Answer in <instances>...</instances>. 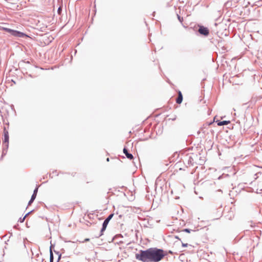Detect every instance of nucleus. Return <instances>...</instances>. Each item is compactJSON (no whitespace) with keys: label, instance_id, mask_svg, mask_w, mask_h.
<instances>
[{"label":"nucleus","instance_id":"1","mask_svg":"<svg viewBox=\"0 0 262 262\" xmlns=\"http://www.w3.org/2000/svg\"><path fill=\"white\" fill-rule=\"evenodd\" d=\"M164 256L162 250L156 248H149L146 250H140L139 253L135 255L136 258L143 262H158Z\"/></svg>","mask_w":262,"mask_h":262},{"label":"nucleus","instance_id":"2","mask_svg":"<svg viewBox=\"0 0 262 262\" xmlns=\"http://www.w3.org/2000/svg\"><path fill=\"white\" fill-rule=\"evenodd\" d=\"M1 30H4L9 33H10L11 35L14 36H17V37H23L25 36V34L23 33L18 32L17 31L13 30L9 28H4V27H1Z\"/></svg>","mask_w":262,"mask_h":262},{"label":"nucleus","instance_id":"3","mask_svg":"<svg viewBox=\"0 0 262 262\" xmlns=\"http://www.w3.org/2000/svg\"><path fill=\"white\" fill-rule=\"evenodd\" d=\"M199 32L201 34L207 36L209 34V30L207 28L202 26L199 28Z\"/></svg>","mask_w":262,"mask_h":262},{"label":"nucleus","instance_id":"4","mask_svg":"<svg viewBox=\"0 0 262 262\" xmlns=\"http://www.w3.org/2000/svg\"><path fill=\"white\" fill-rule=\"evenodd\" d=\"M182 100H183L182 94L181 91H178V98H177V99L176 100V102L178 104H180V103H182Z\"/></svg>","mask_w":262,"mask_h":262},{"label":"nucleus","instance_id":"5","mask_svg":"<svg viewBox=\"0 0 262 262\" xmlns=\"http://www.w3.org/2000/svg\"><path fill=\"white\" fill-rule=\"evenodd\" d=\"M108 221H107V220H105L104 221L103 225H102V228L101 230V234L100 235H102L103 234V232L105 230L106 227L108 224Z\"/></svg>","mask_w":262,"mask_h":262},{"label":"nucleus","instance_id":"6","mask_svg":"<svg viewBox=\"0 0 262 262\" xmlns=\"http://www.w3.org/2000/svg\"><path fill=\"white\" fill-rule=\"evenodd\" d=\"M215 122L217 123L218 126L228 125L230 123V121H220L219 120H216Z\"/></svg>","mask_w":262,"mask_h":262},{"label":"nucleus","instance_id":"7","mask_svg":"<svg viewBox=\"0 0 262 262\" xmlns=\"http://www.w3.org/2000/svg\"><path fill=\"white\" fill-rule=\"evenodd\" d=\"M123 152L125 154L128 159L130 160L133 159V156L131 154H129L127 151V150L125 148H124L123 149Z\"/></svg>","mask_w":262,"mask_h":262},{"label":"nucleus","instance_id":"8","mask_svg":"<svg viewBox=\"0 0 262 262\" xmlns=\"http://www.w3.org/2000/svg\"><path fill=\"white\" fill-rule=\"evenodd\" d=\"M8 141H9L8 133V132H6L4 134V142L8 143Z\"/></svg>","mask_w":262,"mask_h":262},{"label":"nucleus","instance_id":"9","mask_svg":"<svg viewBox=\"0 0 262 262\" xmlns=\"http://www.w3.org/2000/svg\"><path fill=\"white\" fill-rule=\"evenodd\" d=\"M113 214H111L105 220H107V221L110 222V221L113 217Z\"/></svg>","mask_w":262,"mask_h":262},{"label":"nucleus","instance_id":"10","mask_svg":"<svg viewBox=\"0 0 262 262\" xmlns=\"http://www.w3.org/2000/svg\"><path fill=\"white\" fill-rule=\"evenodd\" d=\"M53 255L52 252H51L50 253V262H53Z\"/></svg>","mask_w":262,"mask_h":262},{"label":"nucleus","instance_id":"11","mask_svg":"<svg viewBox=\"0 0 262 262\" xmlns=\"http://www.w3.org/2000/svg\"><path fill=\"white\" fill-rule=\"evenodd\" d=\"M178 19L179 20V21L182 23L183 20V17H181L180 16H179V15H178Z\"/></svg>","mask_w":262,"mask_h":262},{"label":"nucleus","instance_id":"12","mask_svg":"<svg viewBox=\"0 0 262 262\" xmlns=\"http://www.w3.org/2000/svg\"><path fill=\"white\" fill-rule=\"evenodd\" d=\"M36 194H33L32 196H31L32 200H34L36 198Z\"/></svg>","mask_w":262,"mask_h":262},{"label":"nucleus","instance_id":"13","mask_svg":"<svg viewBox=\"0 0 262 262\" xmlns=\"http://www.w3.org/2000/svg\"><path fill=\"white\" fill-rule=\"evenodd\" d=\"M37 191H38V188H36L34 191V192H33V194H36V195L37 194Z\"/></svg>","mask_w":262,"mask_h":262},{"label":"nucleus","instance_id":"14","mask_svg":"<svg viewBox=\"0 0 262 262\" xmlns=\"http://www.w3.org/2000/svg\"><path fill=\"white\" fill-rule=\"evenodd\" d=\"M27 215H28V214H26L23 219H21V220L20 221L21 222H23L24 221V220H25V218H26V217L27 216Z\"/></svg>","mask_w":262,"mask_h":262},{"label":"nucleus","instance_id":"15","mask_svg":"<svg viewBox=\"0 0 262 262\" xmlns=\"http://www.w3.org/2000/svg\"><path fill=\"white\" fill-rule=\"evenodd\" d=\"M34 200H32V199H31V200H30V201L29 202V203H28V205H30L31 204V203L33 202Z\"/></svg>","mask_w":262,"mask_h":262},{"label":"nucleus","instance_id":"16","mask_svg":"<svg viewBox=\"0 0 262 262\" xmlns=\"http://www.w3.org/2000/svg\"><path fill=\"white\" fill-rule=\"evenodd\" d=\"M61 7H59V8H58V13H59V14H60V11H61Z\"/></svg>","mask_w":262,"mask_h":262},{"label":"nucleus","instance_id":"17","mask_svg":"<svg viewBox=\"0 0 262 262\" xmlns=\"http://www.w3.org/2000/svg\"><path fill=\"white\" fill-rule=\"evenodd\" d=\"M188 246V244H182V246L184 247H186Z\"/></svg>","mask_w":262,"mask_h":262},{"label":"nucleus","instance_id":"18","mask_svg":"<svg viewBox=\"0 0 262 262\" xmlns=\"http://www.w3.org/2000/svg\"><path fill=\"white\" fill-rule=\"evenodd\" d=\"M184 231H186V232H188V233H189V232H190L189 230V229H184Z\"/></svg>","mask_w":262,"mask_h":262},{"label":"nucleus","instance_id":"19","mask_svg":"<svg viewBox=\"0 0 262 262\" xmlns=\"http://www.w3.org/2000/svg\"><path fill=\"white\" fill-rule=\"evenodd\" d=\"M90 241L89 238H86L84 239V241Z\"/></svg>","mask_w":262,"mask_h":262},{"label":"nucleus","instance_id":"20","mask_svg":"<svg viewBox=\"0 0 262 262\" xmlns=\"http://www.w3.org/2000/svg\"><path fill=\"white\" fill-rule=\"evenodd\" d=\"M176 238H177V239H180V238H179L178 237V236H176Z\"/></svg>","mask_w":262,"mask_h":262},{"label":"nucleus","instance_id":"21","mask_svg":"<svg viewBox=\"0 0 262 262\" xmlns=\"http://www.w3.org/2000/svg\"><path fill=\"white\" fill-rule=\"evenodd\" d=\"M107 161H109V158H107Z\"/></svg>","mask_w":262,"mask_h":262}]
</instances>
